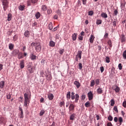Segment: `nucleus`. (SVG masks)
<instances>
[{"label":"nucleus","mask_w":126,"mask_h":126,"mask_svg":"<svg viewBox=\"0 0 126 126\" xmlns=\"http://www.w3.org/2000/svg\"><path fill=\"white\" fill-rule=\"evenodd\" d=\"M121 8H125L126 7V1L123 0L121 3Z\"/></svg>","instance_id":"6ab92c4d"},{"label":"nucleus","mask_w":126,"mask_h":126,"mask_svg":"<svg viewBox=\"0 0 126 126\" xmlns=\"http://www.w3.org/2000/svg\"><path fill=\"white\" fill-rule=\"evenodd\" d=\"M31 46L32 47H35L36 52H40L41 51V44L39 42H32Z\"/></svg>","instance_id":"f03ea898"},{"label":"nucleus","mask_w":126,"mask_h":126,"mask_svg":"<svg viewBox=\"0 0 126 126\" xmlns=\"http://www.w3.org/2000/svg\"><path fill=\"white\" fill-rule=\"evenodd\" d=\"M48 98L49 100H52L54 99V94H48Z\"/></svg>","instance_id":"f3484780"},{"label":"nucleus","mask_w":126,"mask_h":126,"mask_svg":"<svg viewBox=\"0 0 126 126\" xmlns=\"http://www.w3.org/2000/svg\"><path fill=\"white\" fill-rule=\"evenodd\" d=\"M112 25L114 26V27H116V26H117V21H113L112 23Z\"/></svg>","instance_id":"5fc2aeb1"},{"label":"nucleus","mask_w":126,"mask_h":126,"mask_svg":"<svg viewBox=\"0 0 126 126\" xmlns=\"http://www.w3.org/2000/svg\"><path fill=\"white\" fill-rule=\"evenodd\" d=\"M13 48H14V45H13V44H12V43H10L9 44V50H10L11 51H12V50H13Z\"/></svg>","instance_id":"7c9ffc66"},{"label":"nucleus","mask_w":126,"mask_h":126,"mask_svg":"<svg viewBox=\"0 0 126 126\" xmlns=\"http://www.w3.org/2000/svg\"><path fill=\"white\" fill-rule=\"evenodd\" d=\"M4 123V118L3 117L0 118V124H3Z\"/></svg>","instance_id":"79ce46f5"},{"label":"nucleus","mask_w":126,"mask_h":126,"mask_svg":"<svg viewBox=\"0 0 126 126\" xmlns=\"http://www.w3.org/2000/svg\"><path fill=\"white\" fill-rule=\"evenodd\" d=\"M74 85H76V87L77 89L79 88V87H80L81 86V84H80V83H79V82L77 81H75L74 82Z\"/></svg>","instance_id":"4468645a"},{"label":"nucleus","mask_w":126,"mask_h":126,"mask_svg":"<svg viewBox=\"0 0 126 126\" xmlns=\"http://www.w3.org/2000/svg\"><path fill=\"white\" fill-rule=\"evenodd\" d=\"M93 13H94L93 11L91 10L89 12V15L92 16L93 15Z\"/></svg>","instance_id":"680f3d73"},{"label":"nucleus","mask_w":126,"mask_h":126,"mask_svg":"<svg viewBox=\"0 0 126 126\" xmlns=\"http://www.w3.org/2000/svg\"><path fill=\"white\" fill-rule=\"evenodd\" d=\"M71 94V99L72 100H74V99H75V103H77V102H78V100L79 99V95H78V94L74 95V92H72Z\"/></svg>","instance_id":"7ed1b4c3"},{"label":"nucleus","mask_w":126,"mask_h":126,"mask_svg":"<svg viewBox=\"0 0 126 126\" xmlns=\"http://www.w3.org/2000/svg\"><path fill=\"white\" fill-rule=\"evenodd\" d=\"M19 53V50L17 49H15L12 52V55L13 56H16L18 55Z\"/></svg>","instance_id":"9d476101"},{"label":"nucleus","mask_w":126,"mask_h":126,"mask_svg":"<svg viewBox=\"0 0 126 126\" xmlns=\"http://www.w3.org/2000/svg\"><path fill=\"white\" fill-rule=\"evenodd\" d=\"M85 107H86L87 108H89V107H90V103H89V102H87L85 104Z\"/></svg>","instance_id":"c03bdc74"},{"label":"nucleus","mask_w":126,"mask_h":126,"mask_svg":"<svg viewBox=\"0 0 126 126\" xmlns=\"http://www.w3.org/2000/svg\"><path fill=\"white\" fill-rule=\"evenodd\" d=\"M18 59H19V60L23 59V54H22V53H21V52L19 53Z\"/></svg>","instance_id":"bb28decb"},{"label":"nucleus","mask_w":126,"mask_h":126,"mask_svg":"<svg viewBox=\"0 0 126 126\" xmlns=\"http://www.w3.org/2000/svg\"><path fill=\"white\" fill-rule=\"evenodd\" d=\"M123 106L124 108H126V101H124L123 103Z\"/></svg>","instance_id":"338daca9"},{"label":"nucleus","mask_w":126,"mask_h":126,"mask_svg":"<svg viewBox=\"0 0 126 126\" xmlns=\"http://www.w3.org/2000/svg\"><path fill=\"white\" fill-rule=\"evenodd\" d=\"M52 12L53 11L52 10V9H48L47 10L48 14H51V13H52Z\"/></svg>","instance_id":"864d4df0"},{"label":"nucleus","mask_w":126,"mask_h":126,"mask_svg":"<svg viewBox=\"0 0 126 126\" xmlns=\"http://www.w3.org/2000/svg\"><path fill=\"white\" fill-rule=\"evenodd\" d=\"M107 126H113V124H112L111 122H108L107 124Z\"/></svg>","instance_id":"774afa93"},{"label":"nucleus","mask_w":126,"mask_h":126,"mask_svg":"<svg viewBox=\"0 0 126 126\" xmlns=\"http://www.w3.org/2000/svg\"><path fill=\"white\" fill-rule=\"evenodd\" d=\"M78 66H79V69L80 70L82 69V63H79L78 64Z\"/></svg>","instance_id":"603ef678"},{"label":"nucleus","mask_w":126,"mask_h":126,"mask_svg":"<svg viewBox=\"0 0 126 126\" xmlns=\"http://www.w3.org/2000/svg\"><path fill=\"white\" fill-rule=\"evenodd\" d=\"M123 57L124 60H126V50L124 51L123 54Z\"/></svg>","instance_id":"ea45409f"},{"label":"nucleus","mask_w":126,"mask_h":126,"mask_svg":"<svg viewBox=\"0 0 126 126\" xmlns=\"http://www.w3.org/2000/svg\"><path fill=\"white\" fill-rule=\"evenodd\" d=\"M31 60H32V61H34V60H36V56L32 54L31 56Z\"/></svg>","instance_id":"c9c22d12"},{"label":"nucleus","mask_w":126,"mask_h":126,"mask_svg":"<svg viewBox=\"0 0 126 126\" xmlns=\"http://www.w3.org/2000/svg\"><path fill=\"white\" fill-rule=\"evenodd\" d=\"M101 17H103V18H108V15L106 14V13L102 12L101 14Z\"/></svg>","instance_id":"393cba45"},{"label":"nucleus","mask_w":126,"mask_h":126,"mask_svg":"<svg viewBox=\"0 0 126 126\" xmlns=\"http://www.w3.org/2000/svg\"><path fill=\"white\" fill-rule=\"evenodd\" d=\"M24 8H25V6L24 5H20L19 6V9H20V10H24Z\"/></svg>","instance_id":"e433bc0d"},{"label":"nucleus","mask_w":126,"mask_h":126,"mask_svg":"<svg viewBox=\"0 0 126 126\" xmlns=\"http://www.w3.org/2000/svg\"><path fill=\"white\" fill-rule=\"evenodd\" d=\"M48 28L49 30H53V28H54V25H53V23H50L48 25Z\"/></svg>","instance_id":"5701e85b"},{"label":"nucleus","mask_w":126,"mask_h":126,"mask_svg":"<svg viewBox=\"0 0 126 126\" xmlns=\"http://www.w3.org/2000/svg\"><path fill=\"white\" fill-rule=\"evenodd\" d=\"M121 43H125V42H126V37L125 36V35L122 34L121 35Z\"/></svg>","instance_id":"dca6fc26"},{"label":"nucleus","mask_w":126,"mask_h":126,"mask_svg":"<svg viewBox=\"0 0 126 126\" xmlns=\"http://www.w3.org/2000/svg\"><path fill=\"white\" fill-rule=\"evenodd\" d=\"M82 1H83V4H84V5H86L87 0H82Z\"/></svg>","instance_id":"052dcab7"},{"label":"nucleus","mask_w":126,"mask_h":126,"mask_svg":"<svg viewBox=\"0 0 126 126\" xmlns=\"http://www.w3.org/2000/svg\"><path fill=\"white\" fill-rule=\"evenodd\" d=\"M35 16L36 19H38L40 18V17L41 16V14L40 13V12H38L35 14Z\"/></svg>","instance_id":"c756f323"},{"label":"nucleus","mask_w":126,"mask_h":126,"mask_svg":"<svg viewBox=\"0 0 126 126\" xmlns=\"http://www.w3.org/2000/svg\"><path fill=\"white\" fill-rule=\"evenodd\" d=\"M77 38V33H74L72 35V39L73 41H76Z\"/></svg>","instance_id":"2eb2a0df"},{"label":"nucleus","mask_w":126,"mask_h":126,"mask_svg":"<svg viewBox=\"0 0 126 126\" xmlns=\"http://www.w3.org/2000/svg\"><path fill=\"white\" fill-rule=\"evenodd\" d=\"M11 98V94H8L6 95V98L8 99V100H9Z\"/></svg>","instance_id":"8fccbe9b"},{"label":"nucleus","mask_w":126,"mask_h":126,"mask_svg":"<svg viewBox=\"0 0 126 126\" xmlns=\"http://www.w3.org/2000/svg\"><path fill=\"white\" fill-rule=\"evenodd\" d=\"M57 13L58 15H61V14H62V12L60 10H58L57 11Z\"/></svg>","instance_id":"bf43d9fd"},{"label":"nucleus","mask_w":126,"mask_h":126,"mask_svg":"<svg viewBox=\"0 0 126 126\" xmlns=\"http://www.w3.org/2000/svg\"><path fill=\"white\" fill-rule=\"evenodd\" d=\"M81 55H82V51H78L77 54L76 56L75 61L78 62V60H81Z\"/></svg>","instance_id":"423d86ee"},{"label":"nucleus","mask_w":126,"mask_h":126,"mask_svg":"<svg viewBox=\"0 0 126 126\" xmlns=\"http://www.w3.org/2000/svg\"><path fill=\"white\" fill-rule=\"evenodd\" d=\"M64 104H65L64 101H62L60 102L59 106H60V107H63V106H64Z\"/></svg>","instance_id":"a19ab883"},{"label":"nucleus","mask_w":126,"mask_h":126,"mask_svg":"<svg viewBox=\"0 0 126 126\" xmlns=\"http://www.w3.org/2000/svg\"><path fill=\"white\" fill-rule=\"evenodd\" d=\"M107 43L110 48H112L113 47V44L111 40H108Z\"/></svg>","instance_id":"4c0bfd02"},{"label":"nucleus","mask_w":126,"mask_h":126,"mask_svg":"<svg viewBox=\"0 0 126 126\" xmlns=\"http://www.w3.org/2000/svg\"><path fill=\"white\" fill-rule=\"evenodd\" d=\"M49 46L50 47H55L56 46V43L53 41V40H51L49 42Z\"/></svg>","instance_id":"412c9836"},{"label":"nucleus","mask_w":126,"mask_h":126,"mask_svg":"<svg viewBox=\"0 0 126 126\" xmlns=\"http://www.w3.org/2000/svg\"><path fill=\"white\" fill-rule=\"evenodd\" d=\"M4 87V81H1L0 82V88H3Z\"/></svg>","instance_id":"cd10ccee"},{"label":"nucleus","mask_w":126,"mask_h":126,"mask_svg":"<svg viewBox=\"0 0 126 126\" xmlns=\"http://www.w3.org/2000/svg\"><path fill=\"white\" fill-rule=\"evenodd\" d=\"M41 9L43 11H46L47 10V6L46 5H42L41 6Z\"/></svg>","instance_id":"2f4dec72"},{"label":"nucleus","mask_w":126,"mask_h":126,"mask_svg":"<svg viewBox=\"0 0 126 126\" xmlns=\"http://www.w3.org/2000/svg\"><path fill=\"white\" fill-rule=\"evenodd\" d=\"M20 68H21L22 69V68H24V66H25L24 60H23L20 61Z\"/></svg>","instance_id":"f8f14e48"},{"label":"nucleus","mask_w":126,"mask_h":126,"mask_svg":"<svg viewBox=\"0 0 126 126\" xmlns=\"http://www.w3.org/2000/svg\"><path fill=\"white\" fill-rule=\"evenodd\" d=\"M100 71H101V73H102V72L104 70V67H103V66L100 67Z\"/></svg>","instance_id":"0e129e2a"},{"label":"nucleus","mask_w":126,"mask_h":126,"mask_svg":"<svg viewBox=\"0 0 126 126\" xmlns=\"http://www.w3.org/2000/svg\"><path fill=\"white\" fill-rule=\"evenodd\" d=\"M96 24H97V25H100V24H102L101 20H97L96 21Z\"/></svg>","instance_id":"58836bf2"},{"label":"nucleus","mask_w":126,"mask_h":126,"mask_svg":"<svg viewBox=\"0 0 126 126\" xmlns=\"http://www.w3.org/2000/svg\"><path fill=\"white\" fill-rule=\"evenodd\" d=\"M96 92L97 94H103V89H102V88H98L96 90Z\"/></svg>","instance_id":"ddd939ff"},{"label":"nucleus","mask_w":126,"mask_h":126,"mask_svg":"<svg viewBox=\"0 0 126 126\" xmlns=\"http://www.w3.org/2000/svg\"><path fill=\"white\" fill-rule=\"evenodd\" d=\"M75 118V114L73 113V114L70 116L69 119L70 120V121H73L74 120Z\"/></svg>","instance_id":"b1692460"},{"label":"nucleus","mask_w":126,"mask_h":126,"mask_svg":"<svg viewBox=\"0 0 126 126\" xmlns=\"http://www.w3.org/2000/svg\"><path fill=\"white\" fill-rule=\"evenodd\" d=\"M12 18V15L11 13H9L7 16V20L8 21H10Z\"/></svg>","instance_id":"a878e982"},{"label":"nucleus","mask_w":126,"mask_h":126,"mask_svg":"<svg viewBox=\"0 0 126 126\" xmlns=\"http://www.w3.org/2000/svg\"><path fill=\"white\" fill-rule=\"evenodd\" d=\"M105 62H106V63H110V58H109V57H106L105 58Z\"/></svg>","instance_id":"49530a36"},{"label":"nucleus","mask_w":126,"mask_h":126,"mask_svg":"<svg viewBox=\"0 0 126 126\" xmlns=\"http://www.w3.org/2000/svg\"><path fill=\"white\" fill-rule=\"evenodd\" d=\"M114 15L116 16V15H118V10L115 9L114 11Z\"/></svg>","instance_id":"13d9d810"},{"label":"nucleus","mask_w":126,"mask_h":126,"mask_svg":"<svg viewBox=\"0 0 126 126\" xmlns=\"http://www.w3.org/2000/svg\"><path fill=\"white\" fill-rule=\"evenodd\" d=\"M8 1H7V0H2V4L4 11L7 9V7H8Z\"/></svg>","instance_id":"20e7f679"},{"label":"nucleus","mask_w":126,"mask_h":126,"mask_svg":"<svg viewBox=\"0 0 126 126\" xmlns=\"http://www.w3.org/2000/svg\"><path fill=\"white\" fill-rule=\"evenodd\" d=\"M118 122L119 123L120 126H122V124L123 122H124V120H123V117H119Z\"/></svg>","instance_id":"4be33fe9"},{"label":"nucleus","mask_w":126,"mask_h":126,"mask_svg":"<svg viewBox=\"0 0 126 126\" xmlns=\"http://www.w3.org/2000/svg\"><path fill=\"white\" fill-rule=\"evenodd\" d=\"M31 63H27V70L30 72V73H33V66L31 65Z\"/></svg>","instance_id":"39448f33"},{"label":"nucleus","mask_w":126,"mask_h":126,"mask_svg":"<svg viewBox=\"0 0 126 126\" xmlns=\"http://www.w3.org/2000/svg\"><path fill=\"white\" fill-rule=\"evenodd\" d=\"M24 103L25 107H28L29 103H30V99L31 97L29 96V94L25 93L24 94Z\"/></svg>","instance_id":"f257e3e1"},{"label":"nucleus","mask_w":126,"mask_h":126,"mask_svg":"<svg viewBox=\"0 0 126 126\" xmlns=\"http://www.w3.org/2000/svg\"><path fill=\"white\" fill-rule=\"evenodd\" d=\"M118 68L120 70H122L123 68V66H122V63H119L118 65Z\"/></svg>","instance_id":"3c124183"},{"label":"nucleus","mask_w":126,"mask_h":126,"mask_svg":"<svg viewBox=\"0 0 126 126\" xmlns=\"http://www.w3.org/2000/svg\"><path fill=\"white\" fill-rule=\"evenodd\" d=\"M45 113H46V111H45L44 110H41L39 113L40 117H42V116H43V115H44V114H45Z\"/></svg>","instance_id":"72a5a7b5"},{"label":"nucleus","mask_w":126,"mask_h":126,"mask_svg":"<svg viewBox=\"0 0 126 126\" xmlns=\"http://www.w3.org/2000/svg\"><path fill=\"white\" fill-rule=\"evenodd\" d=\"M18 39V36H17L16 35H15L13 37V41H17Z\"/></svg>","instance_id":"37998d69"},{"label":"nucleus","mask_w":126,"mask_h":126,"mask_svg":"<svg viewBox=\"0 0 126 126\" xmlns=\"http://www.w3.org/2000/svg\"><path fill=\"white\" fill-rule=\"evenodd\" d=\"M110 105L111 106H114V105H115V100L112 99L111 100V101H110Z\"/></svg>","instance_id":"a18cd8bd"},{"label":"nucleus","mask_w":126,"mask_h":126,"mask_svg":"<svg viewBox=\"0 0 126 126\" xmlns=\"http://www.w3.org/2000/svg\"><path fill=\"white\" fill-rule=\"evenodd\" d=\"M24 35L25 37H29V36H30V33L29 32V31H25L24 33Z\"/></svg>","instance_id":"c85d7f7f"},{"label":"nucleus","mask_w":126,"mask_h":126,"mask_svg":"<svg viewBox=\"0 0 126 126\" xmlns=\"http://www.w3.org/2000/svg\"><path fill=\"white\" fill-rule=\"evenodd\" d=\"M115 92H116V93H119V92H120V87H119L118 86H116V88L114 89Z\"/></svg>","instance_id":"f704fd0d"},{"label":"nucleus","mask_w":126,"mask_h":126,"mask_svg":"<svg viewBox=\"0 0 126 126\" xmlns=\"http://www.w3.org/2000/svg\"><path fill=\"white\" fill-rule=\"evenodd\" d=\"M63 52H64V50L63 49L60 50L59 53L60 55H63Z\"/></svg>","instance_id":"4d7b16f0"},{"label":"nucleus","mask_w":126,"mask_h":126,"mask_svg":"<svg viewBox=\"0 0 126 126\" xmlns=\"http://www.w3.org/2000/svg\"><path fill=\"white\" fill-rule=\"evenodd\" d=\"M114 110L115 112H117V113H119V111L118 110V106H115L114 107Z\"/></svg>","instance_id":"6e6d98bb"},{"label":"nucleus","mask_w":126,"mask_h":126,"mask_svg":"<svg viewBox=\"0 0 126 126\" xmlns=\"http://www.w3.org/2000/svg\"><path fill=\"white\" fill-rule=\"evenodd\" d=\"M88 96L89 97V101H91V100L93 99V93H92V92H90L88 93Z\"/></svg>","instance_id":"6e6552de"},{"label":"nucleus","mask_w":126,"mask_h":126,"mask_svg":"<svg viewBox=\"0 0 126 126\" xmlns=\"http://www.w3.org/2000/svg\"><path fill=\"white\" fill-rule=\"evenodd\" d=\"M94 85H95V81H94V80H93V81H92V82L91 83L90 86H91V87H93V86H94Z\"/></svg>","instance_id":"de8ad7c7"},{"label":"nucleus","mask_w":126,"mask_h":126,"mask_svg":"<svg viewBox=\"0 0 126 126\" xmlns=\"http://www.w3.org/2000/svg\"><path fill=\"white\" fill-rule=\"evenodd\" d=\"M66 98H67V100L70 99V92H68L67 93Z\"/></svg>","instance_id":"473e14b6"},{"label":"nucleus","mask_w":126,"mask_h":126,"mask_svg":"<svg viewBox=\"0 0 126 126\" xmlns=\"http://www.w3.org/2000/svg\"><path fill=\"white\" fill-rule=\"evenodd\" d=\"M46 79L47 80H52V75L50 73H48L46 75Z\"/></svg>","instance_id":"aec40b11"},{"label":"nucleus","mask_w":126,"mask_h":126,"mask_svg":"<svg viewBox=\"0 0 126 126\" xmlns=\"http://www.w3.org/2000/svg\"><path fill=\"white\" fill-rule=\"evenodd\" d=\"M19 111H20V112H21V114H20V118H21V119H22V118H23V109H22V108H21V107H19Z\"/></svg>","instance_id":"a211bd4d"},{"label":"nucleus","mask_w":126,"mask_h":126,"mask_svg":"<svg viewBox=\"0 0 126 126\" xmlns=\"http://www.w3.org/2000/svg\"><path fill=\"white\" fill-rule=\"evenodd\" d=\"M119 119H118V117H115L114 119V121L115 122V123H118V121Z\"/></svg>","instance_id":"e2e57ef3"},{"label":"nucleus","mask_w":126,"mask_h":126,"mask_svg":"<svg viewBox=\"0 0 126 126\" xmlns=\"http://www.w3.org/2000/svg\"><path fill=\"white\" fill-rule=\"evenodd\" d=\"M95 39V36H94V34H91V36L90 37V42L91 44H93V41H94V39Z\"/></svg>","instance_id":"1a4fd4ad"},{"label":"nucleus","mask_w":126,"mask_h":126,"mask_svg":"<svg viewBox=\"0 0 126 126\" xmlns=\"http://www.w3.org/2000/svg\"><path fill=\"white\" fill-rule=\"evenodd\" d=\"M108 120L110 122H112V121H113V117H112L111 115H109L108 117Z\"/></svg>","instance_id":"09e8293b"},{"label":"nucleus","mask_w":126,"mask_h":126,"mask_svg":"<svg viewBox=\"0 0 126 126\" xmlns=\"http://www.w3.org/2000/svg\"><path fill=\"white\" fill-rule=\"evenodd\" d=\"M108 36H109V33H106L104 34V37L105 38V39H107V38H108Z\"/></svg>","instance_id":"69168bd1"},{"label":"nucleus","mask_w":126,"mask_h":126,"mask_svg":"<svg viewBox=\"0 0 126 126\" xmlns=\"http://www.w3.org/2000/svg\"><path fill=\"white\" fill-rule=\"evenodd\" d=\"M38 2V0H28V5H31V3H36Z\"/></svg>","instance_id":"0eeeda50"},{"label":"nucleus","mask_w":126,"mask_h":126,"mask_svg":"<svg viewBox=\"0 0 126 126\" xmlns=\"http://www.w3.org/2000/svg\"><path fill=\"white\" fill-rule=\"evenodd\" d=\"M74 105H73V104L71 103L70 104V105L69 106V111L70 112L71 111H74Z\"/></svg>","instance_id":"9b49d317"}]
</instances>
